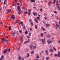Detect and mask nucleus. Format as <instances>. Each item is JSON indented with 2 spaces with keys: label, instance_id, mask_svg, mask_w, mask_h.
<instances>
[{
  "label": "nucleus",
  "instance_id": "1a4fd4ad",
  "mask_svg": "<svg viewBox=\"0 0 60 60\" xmlns=\"http://www.w3.org/2000/svg\"><path fill=\"white\" fill-rule=\"evenodd\" d=\"M15 34V31H14V32H13L12 33L13 36H14Z\"/></svg>",
  "mask_w": 60,
  "mask_h": 60
},
{
  "label": "nucleus",
  "instance_id": "c9c22d12",
  "mask_svg": "<svg viewBox=\"0 0 60 60\" xmlns=\"http://www.w3.org/2000/svg\"><path fill=\"white\" fill-rule=\"evenodd\" d=\"M29 36H31V34L30 32L29 33Z\"/></svg>",
  "mask_w": 60,
  "mask_h": 60
},
{
  "label": "nucleus",
  "instance_id": "f257e3e1",
  "mask_svg": "<svg viewBox=\"0 0 60 60\" xmlns=\"http://www.w3.org/2000/svg\"><path fill=\"white\" fill-rule=\"evenodd\" d=\"M18 10L19 12H18V14L20 15L21 13V12L20 11V6H18Z\"/></svg>",
  "mask_w": 60,
  "mask_h": 60
},
{
  "label": "nucleus",
  "instance_id": "f3484780",
  "mask_svg": "<svg viewBox=\"0 0 60 60\" xmlns=\"http://www.w3.org/2000/svg\"><path fill=\"white\" fill-rule=\"evenodd\" d=\"M50 52H53V49H51L50 50Z\"/></svg>",
  "mask_w": 60,
  "mask_h": 60
},
{
  "label": "nucleus",
  "instance_id": "4be33fe9",
  "mask_svg": "<svg viewBox=\"0 0 60 60\" xmlns=\"http://www.w3.org/2000/svg\"><path fill=\"white\" fill-rule=\"evenodd\" d=\"M34 51H31V54H33L34 53Z\"/></svg>",
  "mask_w": 60,
  "mask_h": 60
},
{
  "label": "nucleus",
  "instance_id": "6ab92c4d",
  "mask_svg": "<svg viewBox=\"0 0 60 60\" xmlns=\"http://www.w3.org/2000/svg\"><path fill=\"white\" fill-rule=\"evenodd\" d=\"M53 49L54 51H56V48L54 47H53Z\"/></svg>",
  "mask_w": 60,
  "mask_h": 60
},
{
  "label": "nucleus",
  "instance_id": "4c0bfd02",
  "mask_svg": "<svg viewBox=\"0 0 60 60\" xmlns=\"http://www.w3.org/2000/svg\"><path fill=\"white\" fill-rule=\"evenodd\" d=\"M26 37L27 38H28V39H30V37L29 36H27Z\"/></svg>",
  "mask_w": 60,
  "mask_h": 60
},
{
  "label": "nucleus",
  "instance_id": "a211bd4d",
  "mask_svg": "<svg viewBox=\"0 0 60 60\" xmlns=\"http://www.w3.org/2000/svg\"><path fill=\"white\" fill-rule=\"evenodd\" d=\"M41 37H43V33H41Z\"/></svg>",
  "mask_w": 60,
  "mask_h": 60
},
{
  "label": "nucleus",
  "instance_id": "393cba45",
  "mask_svg": "<svg viewBox=\"0 0 60 60\" xmlns=\"http://www.w3.org/2000/svg\"><path fill=\"white\" fill-rule=\"evenodd\" d=\"M53 12L54 13H55V14H57V12L56 11H53Z\"/></svg>",
  "mask_w": 60,
  "mask_h": 60
},
{
  "label": "nucleus",
  "instance_id": "f704fd0d",
  "mask_svg": "<svg viewBox=\"0 0 60 60\" xmlns=\"http://www.w3.org/2000/svg\"><path fill=\"white\" fill-rule=\"evenodd\" d=\"M23 22H20V23H19V24H21V25L22 24H23Z\"/></svg>",
  "mask_w": 60,
  "mask_h": 60
},
{
  "label": "nucleus",
  "instance_id": "864d4df0",
  "mask_svg": "<svg viewBox=\"0 0 60 60\" xmlns=\"http://www.w3.org/2000/svg\"><path fill=\"white\" fill-rule=\"evenodd\" d=\"M40 11H41V12H42V8L41 9H40Z\"/></svg>",
  "mask_w": 60,
  "mask_h": 60
},
{
  "label": "nucleus",
  "instance_id": "5fc2aeb1",
  "mask_svg": "<svg viewBox=\"0 0 60 60\" xmlns=\"http://www.w3.org/2000/svg\"><path fill=\"white\" fill-rule=\"evenodd\" d=\"M56 28H57V27H59V25H56Z\"/></svg>",
  "mask_w": 60,
  "mask_h": 60
},
{
  "label": "nucleus",
  "instance_id": "9d476101",
  "mask_svg": "<svg viewBox=\"0 0 60 60\" xmlns=\"http://www.w3.org/2000/svg\"><path fill=\"white\" fill-rule=\"evenodd\" d=\"M56 1H57V3H58V1H56L55 0H53V3H54V4H55V2H56Z\"/></svg>",
  "mask_w": 60,
  "mask_h": 60
},
{
  "label": "nucleus",
  "instance_id": "e2e57ef3",
  "mask_svg": "<svg viewBox=\"0 0 60 60\" xmlns=\"http://www.w3.org/2000/svg\"><path fill=\"white\" fill-rule=\"evenodd\" d=\"M17 4L18 5H19V3H17Z\"/></svg>",
  "mask_w": 60,
  "mask_h": 60
},
{
  "label": "nucleus",
  "instance_id": "69168bd1",
  "mask_svg": "<svg viewBox=\"0 0 60 60\" xmlns=\"http://www.w3.org/2000/svg\"><path fill=\"white\" fill-rule=\"evenodd\" d=\"M22 26H24V24L23 23L22 24H21Z\"/></svg>",
  "mask_w": 60,
  "mask_h": 60
},
{
  "label": "nucleus",
  "instance_id": "412c9836",
  "mask_svg": "<svg viewBox=\"0 0 60 60\" xmlns=\"http://www.w3.org/2000/svg\"><path fill=\"white\" fill-rule=\"evenodd\" d=\"M45 53L47 55H48V52L47 50H45Z\"/></svg>",
  "mask_w": 60,
  "mask_h": 60
},
{
  "label": "nucleus",
  "instance_id": "79ce46f5",
  "mask_svg": "<svg viewBox=\"0 0 60 60\" xmlns=\"http://www.w3.org/2000/svg\"><path fill=\"white\" fill-rule=\"evenodd\" d=\"M11 49L10 48H9L8 49V52H10V51H11Z\"/></svg>",
  "mask_w": 60,
  "mask_h": 60
},
{
  "label": "nucleus",
  "instance_id": "8fccbe9b",
  "mask_svg": "<svg viewBox=\"0 0 60 60\" xmlns=\"http://www.w3.org/2000/svg\"><path fill=\"white\" fill-rule=\"evenodd\" d=\"M57 56V55L56 54L55 55H54V56Z\"/></svg>",
  "mask_w": 60,
  "mask_h": 60
},
{
  "label": "nucleus",
  "instance_id": "20e7f679",
  "mask_svg": "<svg viewBox=\"0 0 60 60\" xmlns=\"http://www.w3.org/2000/svg\"><path fill=\"white\" fill-rule=\"evenodd\" d=\"M8 49H5V50L4 51V54L6 53L7 52V51H8Z\"/></svg>",
  "mask_w": 60,
  "mask_h": 60
},
{
  "label": "nucleus",
  "instance_id": "7ed1b4c3",
  "mask_svg": "<svg viewBox=\"0 0 60 60\" xmlns=\"http://www.w3.org/2000/svg\"><path fill=\"white\" fill-rule=\"evenodd\" d=\"M42 41L43 44H45V42H44L45 41V38H44L43 39H42Z\"/></svg>",
  "mask_w": 60,
  "mask_h": 60
},
{
  "label": "nucleus",
  "instance_id": "c85d7f7f",
  "mask_svg": "<svg viewBox=\"0 0 60 60\" xmlns=\"http://www.w3.org/2000/svg\"><path fill=\"white\" fill-rule=\"evenodd\" d=\"M44 19H45V20H46V19H47V17H44Z\"/></svg>",
  "mask_w": 60,
  "mask_h": 60
},
{
  "label": "nucleus",
  "instance_id": "423d86ee",
  "mask_svg": "<svg viewBox=\"0 0 60 60\" xmlns=\"http://www.w3.org/2000/svg\"><path fill=\"white\" fill-rule=\"evenodd\" d=\"M11 11V9H9V10H8L7 13V14H8Z\"/></svg>",
  "mask_w": 60,
  "mask_h": 60
},
{
  "label": "nucleus",
  "instance_id": "774afa93",
  "mask_svg": "<svg viewBox=\"0 0 60 60\" xmlns=\"http://www.w3.org/2000/svg\"><path fill=\"white\" fill-rule=\"evenodd\" d=\"M29 21H32V20L30 19L29 20Z\"/></svg>",
  "mask_w": 60,
  "mask_h": 60
},
{
  "label": "nucleus",
  "instance_id": "72a5a7b5",
  "mask_svg": "<svg viewBox=\"0 0 60 60\" xmlns=\"http://www.w3.org/2000/svg\"><path fill=\"white\" fill-rule=\"evenodd\" d=\"M28 33V32L27 31L25 32V34H27V33Z\"/></svg>",
  "mask_w": 60,
  "mask_h": 60
},
{
  "label": "nucleus",
  "instance_id": "5701e85b",
  "mask_svg": "<svg viewBox=\"0 0 60 60\" xmlns=\"http://www.w3.org/2000/svg\"><path fill=\"white\" fill-rule=\"evenodd\" d=\"M23 36H21L20 37V38L21 39V40H23Z\"/></svg>",
  "mask_w": 60,
  "mask_h": 60
},
{
  "label": "nucleus",
  "instance_id": "f03ea898",
  "mask_svg": "<svg viewBox=\"0 0 60 60\" xmlns=\"http://www.w3.org/2000/svg\"><path fill=\"white\" fill-rule=\"evenodd\" d=\"M56 6H57V8H58V9L59 11L60 10V7L59 6V4L58 3H57L56 4Z\"/></svg>",
  "mask_w": 60,
  "mask_h": 60
},
{
  "label": "nucleus",
  "instance_id": "13d9d810",
  "mask_svg": "<svg viewBox=\"0 0 60 60\" xmlns=\"http://www.w3.org/2000/svg\"><path fill=\"white\" fill-rule=\"evenodd\" d=\"M56 18L57 19H58V16H56Z\"/></svg>",
  "mask_w": 60,
  "mask_h": 60
},
{
  "label": "nucleus",
  "instance_id": "0e129e2a",
  "mask_svg": "<svg viewBox=\"0 0 60 60\" xmlns=\"http://www.w3.org/2000/svg\"><path fill=\"white\" fill-rule=\"evenodd\" d=\"M5 36L7 39H8V36Z\"/></svg>",
  "mask_w": 60,
  "mask_h": 60
},
{
  "label": "nucleus",
  "instance_id": "58836bf2",
  "mask_svg": "<svg viewBox=\"0 0 60 60\" xmlns=\"http://www.w3.org/2000/svg\"><path fill=\"white\" fill-rule=\"evenodd\" d=\"M21 56H19V60H20L21 59Z\"/></svg>",
  "mask_w": 60,
  "mask_h": 60
},
{
  "label": "nucleus",
  "instance_id": "c03bdc74",
  "mask_svg": "<svg viewBox=\"0 0 60 60\" xmlns=\"http://www.w3.org/2000/svg\"><path fill=\"white\" fill-rule=\"evenodd\" d=\"M17 49L18 50H20V49L18 48H17Z\"/></svg>",
  "mask_w": 60,
  "mask_h": 60
},
{
  "label": "nucleus",
  "instance_id": "cd10ccee",
  "mask_svg": "<svg viewBox=\"0 0 60 60\" xmlns=\"http://www.w3.org/2000/svg\"><path fill=\"white\" fill-rule=\"evenodd\" d=\"M35 28L37 29V25H35Z\"/></svg>",
  "mask_w": 60,
  "mask_h": 60
},
{
  "label": "nucleus",
  "instance_id": "a19ab883",
  "mask_svg": "<svg viewBox=\"0 0 60 60\" xmlns=\"http://www.w3.org/2000/svg\"><path fill=\"white\" fill-rule=\"evenodd\" d=\"M31 12H28V15H30V14H31Z\"/></svg>",
  "mask_w": 60,
  "mask_h": 60
},
{
  "label": "nucleus",
  "instance_id": "bb28decb",
  "mask_svg": "<svg viewBox=\"0 0 60 60\" xmlns=\"http://www.w3.org/2000/svg\"><path fill=\"white\" fill-rule=\"evenodd\" d=\"M47 37H48V38H49V37H50V36L48 34L47 35Z\"/></svg>",
  "mask_w": 60,
  "mask_h": 60
},
{
  "label": "nucleus",
  "instance_id": "a18cd8bd",
  "mask_svg": "<svg viewBox=\"0 0 60 60\" xmlns=\"http://www.w3.org/2000/svg\"><path fill=\"white\" fill-rule=\"evenodd\" d=\"M30 41V39H28V41H27V42H29Z\"/></svg>",
  "mask_w": 60,
  "mask_h": 60
},
{
  "label": "nucleus",
  "instance_id": "7c9ffc66",
  "mask_svg": "<svg viewBox=\"0 0 60 60\" xmlns=\"http://www.w3.org/2000/svg\"><path fill=\"white\" fill-rule=\"evenodd\" d=\"M49 58V57H46V60H48Z\"/></svg>",
  "mask_w": 60,
  "mask_h": 60
},
{
  "label": "nucleus",
  "instance_id": "b1692460",
  "mask_svg": "<svg viewBox=\"0 0 60 60\" xmlns=\"http://www.w3.org/2000/svg\"><path fill=\"white\" fill-rule=\"evenodd\" d=\"M11 27L10 26H9V31H11Z\"/></svg>",
  "mask_w": 60,
  "mask_h": 60
},
{
  "label": "nucleus",
  "instance_id": "473e14b6",
  "mask_svg": "<svg viewBox=\"0 0 60 60\" xmlns=\"http://www.w3.org/2000/svg\"><path fill=\"white\" fill-rule=\"evenodd\" d=\"M27 41H25L24 42V44H26V43H27Z\"/></svg>",
  "mask_w": 60,
  "mask_h": 60
},
{
  "label": "nucleus",
  "instance_id": "3c124183",
  "mask_svg": "<svg viewBox=\"0 0 60 60\" xmlns=\"http://www.w3.org/2000/svg\"><path fill=\"white\" fill-rule=\"evenodd\" d=\"M1 58L2 59H4V56H1Z\"/></svg>",
  "mask_w": 60,
  "mask_h": 60
},
{
  "label": "nucleus",
  "instance_id": "338daca9",
  "mask_svg": "<svg viewBox=\"0 0 60 60\" xmlns=\"http://www.w3.org/2000/svg\"><path fill=\"white\" fill-rule=\"evenodd\" d=\"M44 15H45V16H47V14H45V13H44Z\"/></svg>",
  "mask_w": 60,
  "mask_h": 60
},
{
  "label": "nucleus",
  "instance_id": "ddd939ff",
  "mask_svg": "<svg viewBox=\"0 0 60 60\" xmlns=\"http://www.w3.org/2000/svg\"><path fill=\"white\" fill-rule=\"evenodd\" d=\"M36 19H37L38 20H40V18H39V17H37Z\"/></svg>",
  "mask_w": 60,
  "mask_h": 60
},
{
  "label": "nucleus",
  "instance_id": "09e8293b",
  "mask_svg": "<svg viewBox=\"0 0 60 60\" xmlns=\"http://www.w3.org/2000/svg\"><path fill=\"white\" fill-rule=\"evenodd\" d=\"M15 22L16 23H18V21L17 20H16L15 21Z\"/></svg>",
  "mask_w": 60,
  "mask_h": 60
},
{
  "label": "nucleus",
  "instance_id": "0eeeda50",
  "mask_svg": "<svg viewBox=\"0 0 60 60\" xmlns=\"http://www.w3.org/2000/svg\"><path fill=\"white\" fill-rule=\"evenodd\" d=\"M47 42H48V44H49L50 43H52V41H49V40H48L47 41Z\"/></svg>",
  "mask_w": 60,
  "mask_h": 60
},
{
  "label": "nucleus",
  "instance_id": "6e6d98bb",
  "mask_svg": "<svg viewBox=\"0 0 60 60\" xmlns=\"http://www.w3.org/2000/svg\"><path fill=\"white\" fill-rule=\"evenodd\" d=\"M55 23L56 25H58L57 22H55Z\"/></svg>",
  "mask_w": 60,
  "mask_h": 60
},
{
  "label": "nucleus",
  "instance_id": "9b49d317",
  "mask_svg": "<svg viewBox=\"0 0 60 60\" xmlns=\"http://www.w3.org/2000/svg\"><path fill=\"white\" fill-rule=\"evenodd\" d=\"M35 21L36 23H38V20L36 19H35Z\"/></svg>",
  "mask_w": 60,
  "mask_h": 60
},
{
  "label": "nucleus",
  "instance_id": "49530a36",
  "mask_svg": "<svg viewBox=\"0 0 60 60\" xmlns=\"http://www.w3.org/2000/svg\"><path fill=\"white\" fill-rule=\"evenodd\" d=\"M19 32H20V33H22V31L21 30H19Z\"/></svg>",
  "mask_w": 60,
  "mask_h": 60
},
{
  "label": "nucleus",
  "instance_id": "052dcab7",
  "mask_svg": "<svg viewBox=\"0 0 60 60\" xmlns=\"http://www.w3.org/2000/svg\"><path fill=\"white\" fill-rule=\"evenodd\" d=\"M7 41V40L5 39H4V41Z\"/></svg>",
  "mask_w": 60,
  "mask_h": 60
},
{
  "label": "nucleus",
  "instance_id": "ea45409f",
  "mask_svg": "<svg viewBox=\"0 0 60 60\" xmlns=\"http://www.w3.org/2000/svg\"><path fill=\"white\" fill-rule=\"evenodd\" d=\"M31 11V9H29L28 10V12H30Z\"/></svg>",
  "mask_w": 60,
  "mask_h": 60
},
{
  "label": "nucleus",
  "instance_id": "39448f33",
  "mask_svg": "<svg viewBox=\"0 0 60 60\" xmlns=\"http://www.w3.org/2000/svg\"><path fill=\"white\" fill-rule=\"evenodd\" d=\"M11 18L12 19H15V16L14 15H12L11 16Z\"/></svg>",
  "mask_w": 60,
  "mask_h": 60
},
{
  "label": "nucleus",
  "instance_id": "2f4dec72",
  "mask_svg": "<svg viewBox=\"0 0 60 60\" xmlns=\"http://www.w3.org/2000/svg\"><path fill=\"white\" fill-rule=\"evenodd\" d=\"M27 57H29V54L28 53H27Z\"/></svg>",
  "mask_w": 60,
  "mask_h": 60
},
{
  "label": "nucleus",
  "instance_id": "f8f14e48",
  "mask_svg": "<svg viewBox=\"0 0 60 60\" xmlns=\"http://www.w3.org/2000/svg\"><path fill=\"white\" fill-rule=\"evenodd\" d=\"M49 24L48 23L46 24V27H47L49 26Z\"/></svg>",
  "mask_w": 60,
  "mask_h": 60
},
{
  "label": "nucleus",
  "instance_id": "e433bc0d",
  "mask_svg": "<svg viewBox=\"0 0 60 60\" xmlns=\"http://www.w3.org/2000/svg\"><path fill=\"white\" fill-rule=\"evenodd\" d=\"M22 9H23V10H26V8H25L24 7H23L22 8Z\"/></svg>",
  "mask_w": 60,
  "mask_h": 60
},
{
  "label": "nucleus",
  "instance_id": "4d7b16f0",
  "mask_svg": "<svg viewBox=\"0 0 60 60\" xmlns=\"http://www.w3.org/2000/svg\"><path fill=\"white\" fill-rule=\"evenodd\" d=\"M27 11L26 12H25V14H27Z\"/></svg>",
  "mask_w": 60,
  "mask_h": 60
},
{
  "label": "nucleus",
  "instance_id": "4468645a",
  "mask_svg": "<svg viewBox=\"0 0 60 60\" xmlns=\"http://www.w3.org/2000/svg\"><path fill=\"white\" fill-rule=\"evenodd\" d=\"M2 42H4V38H2Z\"/></svg>",
  "mask_w": 60,
  "mask_h": 60
},
{
  "label": "nucleus",
  "instance_id": "bf43d9fd",
  "mask_svg": "<svg viewBox=\"0 0 60 60\" xmlns=\"http://www.w3.org/2000/svg\"><path fill=\"white\" fill-rule=\"evenodd\" d=\"M58 55H60V52H58Z\"/></svg>",
  "mask_w": 60,
  "mask_h": 60
},
{
  "label": "nucleus",
  "instance_id": "c756f323",
  "mask_svg": "<svg viewBox=\"0 0 60 60\" xmlns=\"http://www.w3.org/2000/svg\"><path fill=\"white\" fill-rule=\"evenodd\" d=\"M36 46H34L33 47V48L34 49L36 48Z\"/></svg>",
  "mask_w": 60,
  "mask_h": 60
},
{
  "label": "nucleus",
  "instance_id": "37998d69",
  "mask_svg": "<svg viewBox=\"0 0 60 60\" xmlns=\"http://www.w3.org/2000/svg\"><path fill=\"white\" fill-rule=\"evenodd\" d=\"M57 56L58 57H60V54H58Z\"/></svg>",
  "mask_w": 60,
  "mask_h": 60
},
{
  "label": "nucleus",
  "instance_id": "de8ad7c7",
  "mask_svg": "<svg viewBox=\"0 0 60 60\" xmlns=\"http://www.w3.org/2000/svg\"><path fill=\"white\" fill-rule=\"evenodd\" d=\"M30 24L32 26L33 25V22H31Z\"/></svg>",
  "mask_w": 60,
  "mask_h": 60
},
{
  "label": "nucleus",
  "instance_id": "a878e982",
  "mask_svg": "<svg viewBox=\"0 0 60 60\" xmlns=\"http://www.w3.org/2000/svg\"><path fill=\"white\" fill-rule=\"evenodd\" d=\"M41 28L43 31H45V29L43 28V27H41Z\"/></svg>",
  "mask_w": 60,
  "mask_h": 60
},
{
  "label": "nucleus",
  "instance_id": "603ef678",
  "mask_svg": "<svg viewBox=\"0 0 60 60\" xmlns=\"http://www.w3.org/2000/svg\"><path fill=\"white\" fill-rule=\"evenodd\" d=\"M36 58L38 59L39 58V57L38 56H37L36 57Z\"/></svg>",
  "mask_w": 60,
  "mask_h": 60
},
{
  "label": "nucleus",
  "instance_id": "680f3d73",
  "mask_svg": "<svg viewBox=\"0 0 60 60\" xmlns=\"http://www.w3.org/2000/svg\"><path fill=\"white\" fill-rule=\"evenodd\" d=\"M4 4H6V3L5 2V1L4 2Z\"/></svg>",
  "mask_w": 60,
  "mask_h": 60
},
{
  "label": "nucleus",
  "instance_id": "aec40b11",
  "mask_svg": "<svg viewBox=\"0 0 60 60\" xmlns=\"http://www.w3.org/2000/svg\"><path fill=\"white\" fill-rule=\"evenodd\" d=\"M33 45H30V48L31 49H32V48H33Z\"/></svg>",
  "mask_w": 60,
  "mask_h": 60
},
{
  "label": "nucleus",
  "instance_id": "2eb2a0df",
  "mask_svg": "<svg viewBox=\"0 0 60 60\" xmlns=\"http://www.w3.org/2000/svg\"><path fill=\"white\" fill-rule=\"evenodd\" d=\"M51 2L50 1L48 3V5L50 6V4H51Z\"/></svg>",
  "mask_w": 60,
  "mask_h": 60
},
{
  "label": "nucleus",
  "instance_id": "dca6fc26",
  "mask_svg": "<svg viewBox=\"0 0 60 60\" xmlns=\"http://www.w3.org/2000/svg\"><path fill=\"white\" fill-rule=\"evenodd\" d=\"M30 1L32 3H33V2H35L34 0H30Z\"/></svg>",
  "mask_w": 60,
  "mask_h": 60
},
{
  "label": "nucleus",
  "instance_id": "6e6552de",
  "mask_svg": "<svg viewBox=\"0 0 60 60\" xmlns=\"http://www.w3.org/2000/svg\"><path fill=\"white\" fill-rule=\"evenodd\" d=\"M33 14L34 16H35L36 15L37 16V15L38 14L37 13H34L33 12Z\"/></svg>",
  "mask_w": 60,
  "mask_h": 60
}]
</instances>
